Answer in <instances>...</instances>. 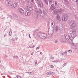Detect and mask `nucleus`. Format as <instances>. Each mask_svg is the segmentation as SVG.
<instances>
[{
	"label": "nucleus",
	"mask_w": 78,
	"mask_h": 78,
	"mask_svg": "<svg viewBox=\"0 0 78 78\" xmlns=\"http://www.w3.org/2000/svg\"><path fill=\"white\" fill-rule=\"evenodd\" d=\"M12 3H13V2L12 1L10 0H7L5 2L6 5H8V6H9L11 5H12Z\"/></svg>",
	"instance_id": "423d86ee"
},
{
	"label": "nucleus",
	"mask_w": 78,
	"mask_h": 78,
	"mask_svg": "<svg viewBox=\"0 0 78 78\" xmlns=\"http://www.w3.org/2000/svg\"><path fill=\"white\" fill-rule=\"evenodd\" d=\"M66 65H67L66 63H65L64 64H63V65L62 66V67H64V66H66Z\"/></svg>",
	"instance_id": "bb28decb"
},
{
	"label": "nucleus",
	"mask_w": 78,
	"mask_h": 78,
	"mask_svg": "<svg viewBox=\"0 0 78 78\" xmlns=\"http://www.w3.org/2000/svg\"><path fill=\"white\" fill-rule=\"evenodd\" d=\"M32 3H34V0H31Z\"/></svg>",
	"instance_id": "a18cd8bd"
},
{
	"label": "nucleus",
	"mask_w": 78,
	"mask_h": 78,
	"mask_svg": "<svg viewBox=\"0 0 78 78\" xmlns=\"http://www.w3.org/2000/svg\"><path fill=\"white\" fill-rule=\"evenodd\" d=\"M48 2H49V4H51L53 2V1H52V0H48Z\"/></svg>",
	"instance_id": "4be33fe9"
},
{
	"label": "nucleus",
	"mask_w": 78,
	"mask_h": 78,
	"mask_svg": "<svg viewBox=\"0 0 78 78\" xmlns=\"http://www.w3.org/2000/svg\"><path fill=\"white\" fill-rule=\"evenodd\" d=\"M33 55V53H31V55Z\"/></svg>",
	"instance_id": "bf43d9fd"
},
{
	"label": "nucleus",
	"mask_w": 78,
	"mask_h": 78,
	"mask_svg": "<svg viewBox=\"0 0 78 78\" xmlns=\"http://www.w3.org/2000/svg\"><path fill=\"white\" fill-rule=\"evenodd\" d=\"M75 17H76V16H75Z\"/></svg>",
	"instance_id": "0e129e2a"
},
{
	"label": "nucleus",
	"mask_w": 78,
	"mask_h": 78,
	"mask_svg": "<svg viewBox=\"0 0 78 78\" xmlns=\"http://www.w3.org/2000/svg\"><path fill=\"white\" fill-rule=\"evenodd\" d=\"M48 34L49 35H51V34H52V33H50V32H48Z\"/></svg>",
	"instance_id": "e433bc0d"
},
{
	"label": "nucleus",
	"mask_w": 78,
	"mask_h": 78,
	"mask_svg": "<svg viewBox=\"0 0 78 78\" xmlns=\"http://www.w3.org/2000/svg\"><path fill=\"white\" fill-rule=\"evenodd\" d=\"M49 23H51V26L52 27V28L55 27V22L53 20H50L48 21Z\"/></svg>",
	"instance_id": "6e6552de"
},
{
	"label": "nucleus",
	"mask_w": 78,
	"mask_h": 78,
	"mask_svg": "<svg viewBox=\"0 0 78 78\" xmlns=\"http://www.w3.org/2000/svg\"><path fill=\"white\" fill-rule=\"evenodd\" d=\"M59 30V29L58 28V27L57 26H56L55 27V31L56 32L57 31H58Z\"/></svg>",
	"instance_id": "a211bd4d"
},
{
	"label": "nucleus",
	"mask_w": 78,
	"mask_h": 78,
	"mask_svg": "<svg viewBox=\"0 0 78 78\" xmlns=\"http://www.w3.org/2000/svg\"><path fill=\"white\" fill-rule=\"evenodd\" d=\"M40 48V46H39L38 47H37L36 48V49H39Z\"/></svg>",
	"instance_id": "79ce46f5"
},
{
	"label": "nucleus",
	"mask_w": 78,
	"mask_h": 78,
	"mask_svg": "<svg viewBox=\"0 0 78 78\" xmlns=\"http://www.w3.org/2000/svg\"><path fill=\"white\" fill-rule=\"evenodd\" d=\"M35 11L37 14H38V13L40 14H42V11L41 9H38L37 8L35 9Z\"/></svg>",
	"instance_id": "1a4fd4ad"
},
{
	"label": "nucleus",
	"mask_w": 78,
	"mask_h": 78,
	"mask_svg": "<svg viewBox=\"0 0 78 78\" xmlns=\"http://www.w3.org/2000/svg\"><path fill=\"white\" fill-rule=\"evenodd\" d=\"M64 53H65L66 55H67V51H66Z\"/></svg>",
	"instance_id": "de8ad7c7"
},
{
	"label": "nucleus",
	"mask_w": 78,
	"mask_h": 78,
	"mask_svg": "<svg viewBox=\"0 0 78 78\" xmlns=\"http://www.w3.org/2000/svg\"><path fill=\"white\" fill-rule=\"evenodd\" d=\"M28 10H29L30 11H33V9L31 7H29Z\"/></svg>",
	"instance_id": "aec40b11"
},
{
	"label": "nucleus",
	"mask_w": 78,
	"mask_h": 78,
	"mask_svg": "<svg viewBox=\"0 0 78 78\" xmlns=\"http://www.w3.org/2000/svg\"><path fill=\"white\" fill-rule=\"evenodd\" d=\"M55 14H61L62 13V10L61 9H56L54 11Z\"/></svg>",
	"instance_id": "39448f33"
},
{
	"label": "nucleus",
	"mask_w": 78,
	"mask_h": 78,
	"mask_svg": "<svg viewBox=\"0 0 78 78\" xmlns=\"http://www.w3.org/2000/svg\"><path fill=\"white\" fill-rule=\"evenodd\" d=\"M58 29L60 31H62L64 29V26L61 24H59L58 26Z\"/></svg>",
	"instance_id": "9d476101"
},
{
	"label": "nucleus",
	"mask_w": 78,
	"mask_h": 78,
	"mask_svg": "<svg viewBox=\"0 0 78 78\" xmlns=\"http://www.w3.org/2000/svg\"><path fill=\"white\" fill-rule=\"evenodd\" d=\"M69 24L71 27V28H73L76 27V23L75 22L72 20H70L69 22Z\"/></svg>",
	"instance_id": "f03ea898"
},
{
	"label": "nucleus",
	"mask_w": 78,
	"mask_h": 78,
	"mask_svg": "<svg viewBox=\"0 0 78 78\" xmlns=\"http://www.w3.org/2000/svg\"><path fill=\"white\" fill-rule=\"evenodd\" d=\"M50 58H51V59H54V57H51Z\"/></svg>",
	"instance_id": "3c124183"
},
{
	"label": "nucleus",
	"mask_w": 78,
	"mask_h": 78,
	"mask_svg": "<svg viewBox=\"0 0 78 78\" xmlns=\"http://www.w3.org/2000/svg\"><path fill=\"white\" fill-rule=\"evenodd\" d=\"M76 2H77V3H78V0H76Z\"/></svg>",
	"instance_id": "864d4df0"
},
{
	"label": "nucleus",
	"mask_w": 78,
	"mask_h": 78,
	"mask_svg": "<svg viewBox=\"0 0 78 78\" xmlns=\"http://www.w3.org/2000/svg\"><path fill=\"white\" fill-rule=\"evenodd\" d=\"M51 68H54V66L53 65H51Z\"/></svg>",
	"instance_id": "a19ab883"
},
{
	"label": "nucleus",
	"mask_w": 78,
	"mask_h": 78,
	"mask_svg": "<svg viewBox=\"0 0 78 78\" xmlns=\"http://www.w3.org/2000/svg\"><path fill=\"white\" fill-rule=\"evenodd\" d=\"M61 41H62V42L64 43V42H66V40L63 39V40H61Z\"/></svg>",
	"instance_id": "b1692460"
},
{
	"label": "nucleus",
	"mask_w": 78,
	"mask_h": 78,
	"mask_svg": "<svg viewBox=\"0 0 78 78\" xmlns=\"http://www.w3.org/2000/svg\"><path fill=\"white\" fill-rule=\"evenodd\" d=\"M14 16L16 17H17V15H16V14H14Z\"/></svg>",
	"instance_id": "ea45409f"
},
{
	"label": "nucleus",
	"mask_w": 78,
	"mask_h": 78,
	"mask_svg": "<svg viewBox=\"0 0 78 78\" xmlns=\"http://www.w3.org/2000/svg\"><path fill=\"white\" fill-rule=\"evenodd\" d=\"M54 42L55 44L56 43H58V40H56L55 41H54Z\"/></svg>",
	"instance_id": "cd10ccee"
},
{
	"label": "nucleus",
	"mask_w": 78,
	"mask_h": 78,
	"mask_svg": "<svg viewBox=\"0 0 78 78\" xmlns=\"http://www.w3.org/2000/svg\"><path fill=\"white\" fill-rule=\"evenodd\" d=\"M29 8V6H27L26 7V9H27V10H28V9Z\"/></svg>",
	"instance_id": "2f4dec72"
},
{
	"label": "nucleus",
	"mask_w": 78,
	"mask_h": 78,
	"mask_svg": "<svg viewBox=\"0 0 78 78\" xmlns=\"http://www.w3.org/2000/svg\"><path fill=\"white\" fill-rule=\"evenodd\" d=\"M47 75H50V72H49L47 73Z\"/></svg>",
	"instance_id": "f704fd0d"
},
{
	"label": "nucleus",
	"mask_w": 78,
	"mask_h": 78,
	"mask_svg": "<svg viewBox=\"0 0 78 78\" xmlns=\"http://www.w3.org/2000/svg\"><path fill=\"white\" fill-rule=\"evenodd\" d=\"M34 47H35V46L34 45H33V46H29L28 47V48L30 47V48H34Z\"/></svg>",
	"instance_id": "c85d7f7f"
},
{
	"label": "nucleus",
	"mask_w": 78,
	"mask_h": 78,
	"mask_svg": "<svg viewBox=\"0 0 78 78\" xmlns=\"http://www.w3.org/2000/svg\"><path fill=\"white\" fill-rule=\"evenodd\" d=\"M16 77H17V78H22V77L20 76H16Z\"/></svg>",
	"instance_id": "473e14b6"
},
{
	"label": "nucleus",
	"mask_w": 78,
	"mask_h": 78,
	"mask_svg": "<svg viewBox=\"0 0 78 78\" xmlns=\"http://www.w3.org/2000/svg\"><path fill=\"white\" fill-rule=\"evenodd\" d=\"M43 12L45 15H46V14H47V13H46V12H45V11H43Z\"/></svg>",
	"instance_id": "7c9ffc66"
},
{
	"label": "nucleus",
	"mask_w": 78,
	"mask_h": 78,
	"mask_svg": "<svg viewBox=\"0 0 78 78\" xmlns=\"http://www.w3.org/2000/svg\"><path fill=\"white\" fill-rule=\"evenodd\" d=\"M19 12L21 14H24V10L21 8H19Z\"/></svg>",
	"instance_id": "4468645a"
},
{
	"label": "nucleus",
	"mask_w": 78,
	"mask_h": 78,
	"mask_svg": "<svg viewBox=\"0 0 78 78\" xmlns=\"http://www.w3.org/2000/svg\"><path fill=\"white\" fill-rule=\"evenodd\" d=\"M59 62V60H54V61H52V62Z\"/></svg>",
	"instance_id": "412c9836"
},
{
	"label": "nucleus",
	"mask_w": 78,
	"mask_h": 78,
	"mask_svg": "<svg viewBox=\"0 0 78 78\" xmlns=\"http://www.w3.org/2000/svg\"><path fill=\"white\" fill-rule=\"evenodd\" d=\"M69 51H71V52H72V50H69L68 51V52H69Z\"/></svg>",
	"instance_id": "c03bdc74"
},
{
	"label": "nucleus",
	"mask_w": 78,
	"mask_h": 78,
	"mask_svg": "<svg viewBox=\"0 0 78 78\" xmlns=\"http://www.w3.org/2000/svg\"><path fill=\"white\" fill-rule=\"evenodd\" d=\"M40 53L41 55H42V53L40 52Z\"/></svg>",
	"instance_id": "6e6d98bb"
},
{
	"label": "nucleus",
	"mask_w": 78,
	"mask_h": 78,
	"mask_svg": "<svg viewBox=\"0 0 78 78\" xmlns=\"http://www.w3.org/2000/svg\"><path fill=\"white\" fill-rule=\"evenodd\" d=\"M56 19L58 22L61 21V17L59 15H57L56 16Z\"/></svg>",
	"instance_id": "2eb2a0df"
},
{
	"label": "nucleus",
	"mask_w": 78,
	"mask_h": 78,
	"mask_svg": "<svg viewBox=\"0 0 78 78\" xmlns=\"http://www.w3.org/2000/svg\"><path fill=\"white\" fill-rule=\"evenodd\" d=\"M1 75H2V74H1Z\"/></svg>",
	"instance_id": "338daca9"
},
{
	"label": "nucleus",
	"mask_w": 78,
	"mask_h": 78,
	"mask_svg": "<svg viewBox=\"0 0 78 78\" xmlns=\"http://www.w3.org/2000/svg\"><path fill=\"white\" fill-rule=\"evenodd\" d=\"M56 8V7L55 6L54 4H52L51 7H50V9L51 11H54Z\"/></svg>",
	"instance_id": "ddd939ff"
},
{
	"label": "nucleus",
	"mask_w": 78,
	"mask_h": 78,
	"mask_svg": "<svg viewBox=\"0 0 78 78\" xmlns=\"http://www.w3.org/2000/svg\"><path fill=\"white\" fill-rule=\"evenodd\" d=\"M18 5V3L17 2H15L14 4H13L11 5V7L12 8H15Z\"/></svg>",
	"instance_id": "9b49d317"
},
{
	"label": "nucleus",
	"mask_w": 78,
	"mask_h": 78,
	"mask_svg": "<svg viewBox=\"0 0 78 78\" xmlns=\"http://www.w3.org/2000/svg\"><path fill=\"white\" fill-rule=\"evenodd\" d=\"M45 3L46 4V5H48V2L47 1V0H45Z\"/></svg>",
	"instance_id": "c756f323"
},
{
	"label": "nucleus",
	"mask_w": 78,
	"mask_h": 78,
	"mask_svg": "<svg viewBox=\"0 0 78 78\" xmlns=\"http://www.w3.org/2000/svg\"><path fill=\"white\" fill-rule=\"evenodd\" d=\"M55 5L56 6H58V2L57 1H55Z\"/></svg>",
	"instance_id": "5701e85b"
},
{
	"label": "nucleus",
	"mask_w": 78,
	"mask_h": 78,
	"mask_svg": "<svg viewBox=\"0 0 78 78\" xmlns=\"http://www.w3.org/2000/svg\"><path fill=\"white\" fill-rule=\"evenodd\" d=\"M37 64V61H36L35 62V65H36Z\"/></svg>",
	"instance_id": "37998d69"
},
{
	"label": "nucleus",
	"mask_w": 78,
	"mask_h": 78,
	"mask_svg": "<svg viewBox=\"0 0 78 78\" xmlns=\"http://www.w3.org/2000/svg\"><path fill=\"white\" fill-rule=\"evenodd\" d=\"M29 36L30 38H31V37L30 36V34H29Z\"/></svg>",
	"instance_id": "603ef678"
},
{
	"label": "nucleus",
	"mask_w": 78,
	"mask_h": 78,
	"mask_svg": "<svg viewBox=\"0 0 78 78\" xmlns=\"http://www.w3.org/2000/svg\"><path fill=\"white\" fill-rule=\"evenodd\" d=\"M61 55H63V56H64V55H65V53H62L61 54Z\"/></svg>",
	"instance_id": "4c0bfd02"
},
{
	"label": "nucleus",
	"mask_w": 78,
	"mask_h": 78,
	"mask_svg": "<svg viewBox=\"0 0 78 78\" xmlns=\"http://www.w3.org/2000/svg\"><path fill=\"white\" fill-rule=\"evenodd\" d=\"M68 19V15L67 14H64L62 17V19L63 21L66 22L67 20Z\"/></svg>",
	"instance_id": "20e7f679"
},
{
	"label": "nucleus",
	"mask_w": 78,
	"mask_h": 78,
	"mask_svg": "<svg viewBox=\"0 0 78 78\" xmlns=\"http://www.w3.org/2000/svg\"><path fill=\"white\" fill-rule=\"evenodd\" d=\"M7 18H8V17Z\"/></svg>",
	"instance_id": "774afa93"
},
{
	"label": "nucleus",
	"mask_w": 78,
	"mask_h": 78,
	"mask_svg": "<svg viewBox=\"0 0 78 78\" xmlns=\"http://www.w3.org/2000/svg\"><path fill=\"white\" fill-rule=\"evenodd\" d=\"M5 17H4V19H5Z\"/></svg>",
	"instance_id": "69168bd1"
},
{
	"label": "nucleus",
	"mask_w": 78,
	"mask_h": 78,
	"mask_svg": "<svg viewBox=\"0 0 78 78\" xmlns=\"http://www.w3.org/2000/svg\"><path fill=\"white\" fill-rule=\"evenodd\" d=\"M38 35L41 39H46L47 37V34L43 33H39L38 34Z\"/></svg>",
	"instance_id": "f257e3e1"
},
{
	"label": "nucleus",
	"mask_w": 78,
	"mask_h": 78,
	"mask_svg": "<svg viewBox=\"0 0 78 78\" xmlns=\"http://www.w3.org/2000/svg\"><path fill=\"white\" fill-rule=\"evenodd\" d=\"M2 8L0 7V10H2Z\"/></svg>",
	"instance_id": "5fc2aeb1"
},
{
	"label": "nucleus",
	"mask_w": 78,
	"mask_h": 78,
	"mask_svg": "<svg viewBox=\"0 0 78 78\" xmlns=\"http://www.w3.org/2000/svg\"><path fill=\"white\" fill-rule=\"evenodd\" d=\"M12 42H14L15 41V39L14 38H12Z\"/></svg>",
	"instance_id": "72a5a7b5"
},
{
	"label": "nucleus",
	"mask_w": 78,
	"mask_h": 78,
	"mask_svg": "<svg viewBox=\"0 0 78 78\" xmlns=\"http://www.w3.org/2000/svg\"><path fill=\"white\" fill-rule=\"evenodd\" d=\"M30 15V12L28 11H26L25 13V15L26 16H29Z\"/></svg>",
	"instance_id": "dca6fc26"
},
{
	"label": "nucleus",
	"mask_w": 78,
	"mask_h": 78,
	"mask_svg": "<svg viewBox=\"0 0 78 78\" xmlns=\"http://www.w3.org/2000/svg\"><path fill=\"white\" fill-rule=\"evenodd\" d=\"M69 42L73 45H75V44L73 43V40L72 39H69Z\"/></svg>",
	"instance_id": "f3484780"
},
{
	"label": "nucleus",
	"mask_w": 78,
	"mask_h": 78,
	"mask_svg": "<svg viewBox=\"0 0 78 78\" xmlns=\"http://www.w3.org/2000/svg\"><path fill=\"white\" fill-rule=\"evenodd\" d=\"M9 17L11 19H12V16L10 15H9Z\"/></svg>",
	"instance_id": "c9c22d12"
},
{
	"label": "nucleus",
	"mask_w": 78,
	"mask_h": 78,
	"mask_svg": "<svg viewBox=\"0 0 78 78\" xmlns=\"http://www.w3.org/2000/svg\"><path fill=\"white\" fill-rule=\"evenodd\" d=\"M37 2H38L37 3V4L38 5H39L40 6V8H42V6H43V3L41 2V0H35Z\"/></svg>",
	"instance_id": "0eeeda50"
},
{
	"label": "nucleus",
	"mask_w": 78,
	"mask_h": 78,
	"mask_svg": "<svg viewBox=\"0 0 78 78\" xmlns=\"http://www.w3.org/2000/svg\"><path fill=\"white\" fill-rule=\"evenodd\" d=\"M64 1L65 2H66V3L67 2V0H64Z\"/></svg>",
	"instance_id": "8fccbe9b"
},
{
	"label": "nucleus",
	"mask_w": 78,
	"mask_h": 78,
	"mask_svg": "<svg viewBox=\"0 0 78 78\" xmlns=\"http://www.w3.org/2000/svg\"><path fill=\"white\" fill-rule=\"evenodd\" d=\"M53 74H55V72H50V75H53Z\"/></svg>",
	"instance_id": "393cba45"
},
{
	"label": "nucleus",
	"mask_w": 78,
	"mask_h": 78,
	"mask_svg": "<svg viewBox=\"0 0 78 78\" xmlns=\"http://www.w3.org/2000/svg\"><path fill=\"white\" fill-rule=\"evenodd\" d=\"M7 55H5V58H7Z\"/></svg>",
	"instance_id": "49530a36"
},
{
	"label": "nucleus",
	"mask_w": 78,
	"mask_h": 78,
	"mask_svg": "<svg viewBox=\"0 0 78 78\" xmlns=\"http://www.w3.org/2000/svg\"><path fill=\"white\" fill-rule=\"evenodd\" d=\"M13 58H16V56H13Z\"/></svg>",
	"instance_id": "13d9d810"
},
{
	"label": "nucleus",
	"mask_w": 78,
	"mask_h": 78,
	"mask_svg": "<svg viewBox=\"0 0 78 78\" xmlns=\"http://www.w3.org/2000/svg\"><path fill=\"white\" fill-rule=\"evenodd\" d=\"M15 58H18V56H15Z\"/></svg>",
	"instance_id": "09e8293b"
},
{
	"label": "nucleus",
	"mask_w": 78,
	"mask_h": 78,
	"mask_svg": "<svg viewBox=\"0 0 78 78\" xmlns=\"http://www.w3.org/2000/svg\"><path fill=\"white\" fill-rule=\"evenodd\" d=\"M6 36V34H5L4 35V37H5Z\"/></svg>",
	"instance_id": "4d7b16f0"
},
{
	"label": "nucleus",
	"mask_w": 78,
	"mask_h": 78,
	"mask_svg": "<svg viewBox=\"0 0 78 78\" xmlns=\"http://www.w3.org/2000/svg\"><path fill=\"white\" fill-rule=\"evenodd\" d=\"M39 31V29H36L35 30L34 32H35V31Z\"/></svg>",
	"instance_id": "58836bf2"
},
{
	"label": "nucleus",
	"mask_w": 78,
	"mask_h": 78,
	"mask_svg": "<svg viewBox=\"0 0 78 78\" xmlns=\"http://www.w3.org/2000/svg\"><path fill=\"white\" fill-rule=\"evenodd\" d=\"M71 31L72 33L71 34V35L72 38L74 39L76 36V32H75L76 31V30H75V29H73L71 30Z\"/></svg>",
	"instance_id": "7ed1b4c3"
},
{
	"label": "nucleus",
	"mask_w": 78,
	"mask_h": 78,
	"mask_svg": "<svg viewBox=\"0 0 78 78\" xmlns=\"http://www.w3.org/2000/svg\"><path fill=\"white\" fill-rule=\"evenodd\" d=\"M3 1V0H0V1Z\"/></svg>",
	"instance_id": "052dcab7"
},
{
	"label": "nucleus",
	"mask_w": 78,
	"mask_h": 78,
	"mask_svg": "<svg viewBox=\"0 0 78 78\" xmlns=\"http://www.w3.org/2000/svg\"><path fill=\"white\" fill-rule=\"evenodd\" d=\"M1 62V61H0V63Z\"/></svg>",
	"instance_id": "e2e57ef3"
},
{
	"label": "nucleus",
	"mask_w": 78,
	"mask_h": 78,
	"mask_svg": "<svg viewBox=\"0 0 78 78\" xmlns=\"http://www.w3.org/2000/svg\"><path fill=\"white\" fill-rule=\"evenodd\" d=\"M34 36H35V34H34Z\"/></svg>",
	"instance_id": "680f3d73"
},
{
	"label": "nucleus",
	"mask_w": 78,
	"mask_h": 78,
	"mask_svg": "<svg viewBox=\"0 0 78 78\" xmlns=\"http://www.w3.org/2000/svg\"><path fill=\"white\" fill-rule=\"evenodd\" d=\"M65 37V39L66 41H69V40L71 39V37L69 35H66Z\"/></svg>",
	"instance_id": "f8f14e48"
},
{
	"label": "nucleus",
	"mask_w": 78,
	"mask_h": 78,
	"mask_svg": "<svg viewBox=\"0 0 78 78\" xmlns=\"http://www.w3.org/2000/svg\"><path fill=\"white\" fill-rule=\"evenodd\" d=\"M25 20V18H22V17H20V21H24V20Z\"/></svg>",
	"instance_id": "6ab92c4d"
},
{
	"label": "nucleus",
	"mask_w": 78,
	"mask_h": 78,
	"mask_svg": "<svg viewBox=\"0 0 78 78\" xmlns=\"http://www.w3.org/2000/svg\"><path fill=\"white\" fill-rule=\"evenodd\" d=\"M11 34H12V31H11V29L10 30V31L9 32V36H11Z\"/></svg>",
	"instance_id": "a878e982"
}]
</instances>
